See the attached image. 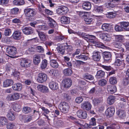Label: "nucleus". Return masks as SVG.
<instances>
[{
	"label": "nucleus",
	"instance_id": "1",
	"mask_svg": "<svg viewBox=\"0 0 129 129\" xmlns=\"http://www.w3.org/2000/svg\"><path fill=\"white\" fill-rule=\"evenodd\" d=\"M36 14L34 9L31 8H27L25 9V15L27 17L26 19H28L29 20H31V17H33Z\"/></svg>",
	"mask_w": 129,
	"mask_h": 129
},
{
	"label": "nucleus",
	"instance_id": "2",
	"mask_svg": "<svg viewBox=\"0 0 129 129\" xmlns=\"http://www.w3.org/2000/svg\"><path fill=\"white\" fill-rule=\"evenodd\" d=\"M58 108L61 112L65 113L68 111L69 106L67 103L63 102L61 103L59 105Z\"/></svg>",
	"mask_w": 129,
	"mask_h": 129
},
{
	"label": "nucleus",
	"instance_id": "3",
	"mask_svg": "<svg viewBox=\"0 0 129 129\" xmlns=\"http://www.w3.org/2000/svg\"><path fill=\"white\" fill-rule=\"evenodd\" d=\"M19 93L15 92L8 94L6 97L7 99L9 101H14L18 100L20 98Z\"/></svg>",
	"mask_w": 129,
	"mask_h": 129
},
{
	"label": "nucleus",
	"instance_id": "4",
	"mask_svg": "<svg viewBox=\"0 0 129 129\" xmlns=\"http://www.w3.org/2000/svg\"><path fill=\"white\" fill-rule=\"evenodd\" d=\"M69 9L68 8L64 6H61L56 10L57 13L60 15L65 14L67 13Z\"/></svg>",
	"mask_w": 129,
	"mask_h": 129
},
{
	"label": "nucleus",
	"instance_id": "5",
	"mask_svg": "<svg viewBox=\"0 0 129 129\" xmlns=\"http://www.w3.org/2000/svg\"><path fill=\"white\" fill-rule=\"evenodd\" d=\"M47 79V75L43 73H39L37 79L38 82L40 83H42L45 82Z\"/></svg>",
	"mask_w": 129,
	"mask_h": 129
},
{
	"label": "nucleus",
	"instance_id": "6",
	"mask_svg": "<svg viewBox=\"0 0 129 129\" xmlns=\"http://www.w3.org/2000/svg\"><path fill=\"white\" fill-rule=\"evenodd\" d=\"M7 52L9 54L11 55H14L17 52L16 48L13 46H9L6 49Z\"/></svg>",
	"mask_w": 129,
	"mask_h": 129
},
{
	"label": "nucleus",
	"instance_id": "7",
	"mask_svg": "<svg viewBox=\"0 0 129 129\" xmlns=\"http://www.w3.org/2000/svg\"><path fill=\"white\" fill-rule=\"evenodd\" d=\"M115 113V109L114 107H111L108 108L105 112V114L108 117L112 116Z\"/></svg>",
	"mask_w": 129,
	"mask_h": 129
},
{
	"label": "nucleus",
	"instance_id": "8",
	"mask_svg": "<svg viewBox=\"0 0 129 129\" xmlns=\"http://www.w3.org/2000/svg\"><path fill=\"white\" fill-rule=\"evenodd\" d=\"M77 114L79 118L81 119H86L87 117V114L86 112L81 110L77 111Z\"/></svg>",
	"mask_w": 129,
	"mask_h": 129
},
{
	"label": "nucleus",
	"instance_id": "9",
	"mask_svg": "<svg viewBox=\"0 0 129 129\" xmlns=\"http://www.w3.org/2000/svg\"><path fill=\"white\" fill-rule=\"evenodd\" d=\"M62 82L64 87L67 88L70 87L72 84V80L69 78H66L64 79Z\"/></svg>",
	"mask_w": 129,
	"mask_h": 129
},
{
	"label": "nucleus",
	"instance_id": "10",
	"mask_svg": "<svg viewBox=\"0 0 129 129\" xmlns=\"http://www.w3.org/2000/svg\"><path fill=\"white\" fill-rule=\"evenodd\" d=\"M91 104L88 102H84L81 104V108L85 110H89L91 109Z\"/></svg>",
	"mask_w": 129,
	"mask_h": 129
},
{
	"label": "nucleus",
	"instance_id": "11",
	"mask_svg": "<svg viewBox=\"0 0 129 129\" xmlns=\"http://www.w3.org/2000/svg\"><path fill=\"white\" fill-rule=\"evenodd\" d=\"M93 59L95 61H99L101 59V53L98 51H94L93 53L92 56Z\"/></svg>",
	"mask_w": 129,
	"mask_h": 129
},
{
	"label": "nucleus",
	"instance_id": "12",
	"mask_svg": "<svg viewBox=\"0 0 129 129\" xmlns=\"http://www.w3.org/2000/svg\"><path fill=\"white\" fill-rule=\"evenodd\" d=\"M127 100V98L126 96L123 95L122 98H120V100L123 102H120L118 104V106L120 108H123L126 104V102Z\"/></svg>",
	"mask_w": 129,
	"mask_h": 129
},
{
	"label": "nucleus",
	"instance_id": "13",
	"mask_svg": "<svg viewBox=\"0 0 129 129\" xmlns=\"http://www.w3.org/2000/svg\"><path fill=\"white\" fill-rule=\"evenodd\" d=\"M14 83L13 81L11 79H8L4 80L3 82V86L5 87L11 86Z\"/></svg>",
	"mask_w": 129,
	"mask_h": 129
},
{
	"label": "nucleus",
	"instance_id": "14",
	"mask_svg": "<svg viewBox=\"0 0 129 129\" xmlns=\"http://www.w3.org/2000/svg\"><path fill=\"white\" fill-rule=\"evenodd\" d=\"M38 89L41 92L44 93H47L49 92L48 88L45 86L42 85H39L37 86Z\"/></svg>",
	"mask_w": 129,
	"mask_h": 129
},
{
	"label": "nucleus",
	"instance_id": "15",
	"mask_svg": "<svg viewBox=\"0 0 129 129\" xmlns=\"http://www.w3.org/2000/svg\"><path fill=\"white\" fill-rule=\"evenodd\" d=\"M12 88L14 90L16 91H20L22 88V85L20 83H17L13 85Z\"/></svg>",
	"mask_w": 129,
	"mask_h": 129
},
{
	"label": "nucleus",
	"instance_id": "16",
	"mask_svg": "<svg viewBox=\"0 0 129 129\" xmlns=\"http://www.w3.org/2000/svg\"><path fill=\"white\" fill-rule=\"evenodd\" d=\"M91 5L90 3L88 1H85L82 5L83 9L86 10H89L91 9Z\"/></svg>",
	"mask_w": 129,
	"mask_h": 129
},
{
	"label": "nucleus",
	"instance_id": "17",
	"mask_svg": "<svg viewBox=\"0 0 129 129\" xmlns=\"http://www.w3.org/2000/svg\"><path fill=\"white\" fill-rule=\"evenodd\" d=\"M49 86L51 89L53 90H57L58 88V84L55 81H52L50 82Z\"/></svg>",
	"mask_w": 129,
	"mask_h": 129
},
{
	"label": "nucleus",
	"instance_id": "18",
	"mask_svg": "<svg viewBox=\"0 0 129 129\" xmlns=\"http://www.w3.org/2000/svg\"><path fill=\"white\" fill-rule=\"evenodd\" d=\"M107 90L108 92L111 93H113L116 91V88L114 85H111L108 86Z\"/></svg>",
	"mask_w": 129,
	"mask_h": 129
},
{
	"label": "nucleus",
	"instance_id": "19",
	"mask_svg": "<svg viewBox=\"0 0 129 129\" xmlns=\"http://www.w3.org/2000/svg\"><path fill=\"white\" fill-rule=\"evenodd\" d=\"M111 26L110 24L107 23L103 24L101 26L102 29L104 31L108 32H111Z\"/></svg>",
	"mask_w": 129,
	"mask_h": 129
},
{
	"label": "nucleus",
	"instance_id": "20",
	"mask_svg": "<svg viewBox=\"0 0 129 129\" xmlns=\"http://www.w3.org/2000/svg\"><path fill=\"white\" fill-rule=\"evenodd\" d=\"M37 31L41 40L43 41L46 40L47 36L42 31H39L38 30Z\"/></svg>",
	"mask_w": 129,
	"mask_h": 129
},
{
	"label": "nucleus",
	"instance_id": "21",
	"mask_svg": "<svg viewBox=\"0 0 129 129\" xmlns=\"http://www.w3.org/2000/svg\"><path fill=\"white\" fill-rule=\"evenodd\" d=\"M7 117L9 120L10 121H13L16 118L15 113L12 112L10 111L8 112L7 115Z\"/></svg>",
	"mask_w": 129,
	"mask_h": 129
},
{
	"label": "nucleus",
	"instance_id": "22",
	"mask_svg": "<svg viewBox=\"0 0 129 129\" xmlns=\"http://www.w3.org/2000/svg\"><path fill=\"white\" fill-rule=\"evenodd\" d=\"M12 105L13 109L15 111L18 112L20 110V106L17 102L13 103Z\"/></svg>",
	"mask_w": 129,
	"mask_h": 129
},
{
	"label": "nucleus",
	"instance_id": "23",
	"mask_svg": "<svg viewBox=\"0 0 129 129\" xmlns=\"http://www.w3.org/2000/svg\"><path fill=\"white\" fill-rule=\"evenodd\" d=\"M61 22L62 24H67L70 23V19L69 17L65 16H62L60 19Z\"/></svg>",
	"mask_w": 129,
	"mask_h": 129
},
{
	"label": "nucleus",
	"instance_id": "24",
	"mask_svg": "<svg viewBox=\"0 0 129 129\" xmlns=\"http://www.w3.org/2000/svg\"><path fill=\"white\" fill-rule=\"evenodd\" d=\"M111 55L110 52H104L103 53V57L104 60L108 61L110 59Z\"/></svg>",
	"mask_w": 129,
	"mask_h": 129
},
{
	"label": "nucleus",
	"instance_id": "25",
	"mask_svg": "<svg viewBox=\"0 0 129 129\" xmlns=\"http://www.w3.org/2000/svg\"><path fill=\"white\" fill-rule=\"evenodd\" d=\"M115 41L116 42L122 43L123 42V37L121 35H114Z\"/></svg>",
	"mask_w": 129,
	"mask_h": 129
},
{
	"label": "nucleus",
	"instance_id": "26",
	"mask_svg": "<svg viewBox=\"0 0 129 129\" xmlns=\"http://www.w3.org/2000/svg\"><path fill=\"white\" fill-rule=\"evenodd\" d=\"M103 40L105 41L109 42L111 39V35L107 33H104L102 34Z\"/></svg>",
	"mask_w": 129,
	"mask_h": 129
},
{
	"label": "nucleus",
	"instance_id": "27",
	"mask_svg": "<svg viewBox=\"0 0 129 129\" xmlns=\"http://www.w3.org/2000/svg\"><path fill=\"white\" fill-rule=\"evenodd\" d=\"M93 103L95 106H97L99 105L103 101L102 98H95L93 100Z\"/></svg>",
	"mask_w": 129,
	"mask_h": 129
},
{
	"label": "nucleus",
	"instance_id": "28",
	"mask_svg": "<svg viewBox=\"0 0 129 129\" xmlns=\"http://www.w3.org/2000/svg\"><path fill=\"white\" fill-rule=\"evenodd\" d=\"M117 114L119 117L122 119L124 118L126 116V113L124 110H118L117 112Z\"/></svg>",
	"mask_w": 129,
	"mask_h": 129
},
{
	"label": "nucleus",
	"instance_id": "29",
	"mask_svg": "<svg viewBox=\"0 0 129 129\" xmlns=\"http://www.w3.org/2000/svg\"><path fill=\"white\" fill-rule=\"evenodd\" d=\"M8 120L7 118L3 116L0 117V125L4 126L8 123Z\"/></svg>",
	"mask_w": 129,
	"mask_h": 129
},
{
	"label": "nucleus",
	"instance_id": "30",
	"mask_svg": "<svg viewBox=\"0 0 129 129\" xmlns=\"http://www.w3.org/2000/svg\"><path fill=\"white\" fill-rule=\"evenodd\" d=\"M120 25L122 28L126 31H129V23L126 22H122L120 23Z\"/></svg>",
	"mask_w": 129,
	"mask_h": 129
},
{
	"label": "nucleus",
	"instance_id": "31",
	"mask_svg": "<svg viewBox=\"0 0 129 129\" xmlns=\"http://www.w3.org/2000/svg\"><path fill=\"white\" fill-rule=\"evenodd\" d=\"M63 124L62 121L59 119L55 118L54 120L53 124L54 126H61Z\"/></svg>",
	"mask_w": 129,
	"mask_h": 129
},
{
	"label": "nucleus",
	"instance_id": "32",
	"mask_svg": "<svg viewBox=\"0 0 129 129\" xmlns=\"http://www.w3.org/2000/svg\"><path fill=\"white\" fill-rule=\"evenodd\" d=\"M88 56L87 55H84V53H82L80 55H76L75 58L77 59H80L85 61L88 59Z\"/></svg>",
	"mask_w": 129,
	"mask_h": 129
},
{
	"label": "nucleus",
	"instance_id": "33",
	"mask_svg": "<svg viewBox=\"0 0 129 129\" xmlns=\"http://www.w3.org/2000/svg\"><path fill=\"white\" fill-rule=\"evenodd\" d=\"M51 66L54 68H57L58 67V64L56 60L54 59H51L50 60Z\"/></svg>",
	"mask_w": 129,
	"mask_h": 129
},
{
	"label": "nucleus",
	"instance_id": "34",
	"mask_svg": "<svg viewBox=\"0 0 129 129\" xmlns=\"http://www.w3.org/2000/svg\"><path fill=\"white\" fill-rule=\"evenodd\" d=\"M41 58L39 56L36 55L34 56L33 58V62L34 64H38L40 62Z\"/></svg>",
	"mask_w": 129,
	"mask_h": 129
},
{
	"label": "nucleus",
	"instance_id": "35",
	"mask_svg": "<svg viewBox=\"0 0 129 129\" xmlns=\"http://www.w3.org/2000/svg\"><path fill=\"white\" fill-rule=\"evenodd\" d=\"M48 65L47 61L46 59L43 60L40 64V68L42 70L45 69Z\"/></svg>",
	"mask_w": 129,
	"mask_h": 129
},
{
	"label": "nucleus",
	"instance_id": "36",
	"mask_svg": "<svg viewBox=\"0 0 129 129\" xmlns=\"http://www.w3.org/2000/svg\"><path fill=\"white\" fill-rule=\"evenodd\" d=\"M115 96H110L108 98L107 100V102L110 105L113 104L115 101Z\"/></svg>",
	"mask_w": 129,
	"mask_h": 129
},
{
	"label": "nucleus",
	"instance_id": "37",
	"mask_svg": "<svg viewBox=\"0 0 129 129\" xmlns=\"http://www.w3.org/2000/svg\"><path fill=\"white\" fill-rule=\"evenodd\" d=\"M21 33L19 31H15L13 33L12 36L15 39H18L21 35Z\"/></svg>",
	"mask_w": 129,
	"mask_h": 129
},
{
	"label": "nucleus",
	"instance_id": "38",
	"mask_svg": "<svg viewBox=\"0 0 129 129\" xmlns=\"http://www.w3.org/2000/svg\"><path fill=\"white\" fill-rule=\"evenodd\" d=\"M116 13L115 12H108L106 14L107 17L110 18H113L116 16Z\"/></svg>",
	"mask_w": 129,
	"mask_h": 129
},
{
	"label": "nucleus",
	"instance_id": "39",
	"mask_svg": "<svg viewBox=\"0 0 129 129\" xmlns=\"http://www.w3.org/2000/svg\"><path fill=\"white\" fill-rule=\"evenodd\" d=\"M24 3L23 0H14L13 2V4L16 6L22 5Z\"/></svg>",
	"mask_w": 129,
	"mask_h": 129
},
{
	"label": "nucleus",
	"instance_id": "40",
	"mask_svg": "<svg viewBox=\"0 0 129 129\" xmlns=\"http://www.w3.org/2000/svg\"><path fill=\"white\" fill-rule=\"evenodd\" d=\"M85 62L82 61L76 60L74 64V66L77 68H79L81 65L84 64Z\"/></svg>",
	"mask_w": 129,
	"mask_h": 129
},
{
	"label": "nucleus",
	"instance_id": "41",
	"mask_svg": "<svg viewBox=\"0 0 129 129\" xmlns=\"http://www.w3.org/2000/svg\"><path fill=\"white\" fill-rule=\"evenodd\" d=\"M104 72L102 70H100L98 71L96 76L97 78H102L105 75Z\"/></svg>",
	"mask_w": 129,
	"mask_h": 129
},
{
	"label": "nucleus",
	"instance_id": "42",
	"mask_svg": "<svg viewBox=\"0 0 129 129\" xmlns=\"http://www.w3.org/2000/svg\"><path fill=\"white\" fill-rule=\"evenodd\" d=\"M57 50L58 53L61 54H63L64 52V47L61 45H60L58 47Z\"/></svg>",
	"mask_w": 129,
	"mask_h": 129
},
{
	"label": "nucleus",
	"instance_id": "43",
	"mask_svg": "<svg viewBox=\"0 0 129 129\" xmlns=\"http://www.w3.org/2000/svg\"><path fill=\"white\" fill-rule=\"evenodd\" d=\"M63 73L65 75L70 76L72 73V71L70 69H67L64 70Z\"/></svg>",
	"mask_w": 129,
	"mask_h": 129
},
{
	"label": "nucleus",
	"instance_id": "44",
	"mask_svg": "<svg viewBox=\"0 0 129 129\" xmlns=\"http://www.w3.org/2000/svg\"><path fill=\"white\" fill-rule=\"evenodd\" d=\"M96 13H101L103 12V9L102 6H98L95 7L94 9Z\"/></svg>",
	"mask_w": 129,
	"mask_h": 129
},
{
	"label": "nucleus",
	"instance_id": "45",
	"mask_svg": "<svg viewBox=\"0 0 129 129\" xmlns=\"http://www.w3.org/2000/svg\"><path fill=\"white\" fill-rule=\"evenodd\" d=\"M122 83L124 86L128 85L129 84V77H127L124 78L122 81Z\"/></svg>",
	"mask_w": 129,
	"mask_h": 129
},
{
	"label": "nucleus",
	"instance_id": "46",
	"mask_svg": "<svg viewBox=\"0 0 129 129\" xmlns=\"http://www.w3.org/2000/svg\"><path fill=\"white\" fill-rule=\"evenodd\" d=\"M93 43L95 44V46L98 47L104 48L105 46L103 45V44L100 42H97L95 41H93Z\"/></svg>",
	"mask_w": 129,
	"mask_h": 129
},
{
	"label": "nucleus",
	"instance_id": "47",
	"mask_svg": "<svg viewBox=\"0 0 129 129\" xmlns=\"http://www.w3.org/2000/svg\"><path fill=\"white\" fill-rule=\"evenodd\" d=\"M49 20L50 21V22L49 23V26L52 28L54 27L56 25L55 21L51 18H49Z\"/></svg>",
	"mask_w": 129,
	"mask_h": 129
},
{
	"label": "nucleus",
	"instance_id": "48",
	"mask_svg": "<svg viewBox=\"0 0 129 129\" xmlns=\"http://www.w3.org/2000/svg\"><path fill=\"white\" fill-rule=\"evenodd\" d=\"M83 77L85 79L89 80H92L93 79V77L90 75L88 74H85L83 76Z\"/></svg>",
	"mask_w": 129,
	"mask_h": 129
},
{
	"label": "nucleus",
	"instance_id": "49",
	"mask_svg": "<svg viewBox=\"0 0 129 129\" xmlns=\"http://www.w3.org/2000/svg\"><path fill=\"white\" fill-rule=\"evenodd\" d=\"M115 55L116 59L122 60L123 58V54L122 53H117L114 52Z\"/></svg>",
	"mask_w": 129,
	"mask_h": 129
},
{
	"label": "nucleus",
	"instance_id": "50",
	"mask_svg": "<svg viewBox=\"0 0 129 129\" xmlns=\"http://www.w3.org/2000/svg\"><path fill=\"white\" fill-rule=\"evenodd\" d=\"M6 125V127L7 129H12L15 126L14 123L13 122H10L7 123Z\"/></svg>",
	"mask_w": 129,
	"mask_h": 129
},
{
	"label": "nucleus",
	"instance_id": "51",
	"mask_svg": "<svg viewBox=\"0 0 129 129\" xmlns=\"http://www.w3.org/2000/svg\"><path fill=\"white\" fill-rule=\"evenodd\" d=\"M31 60L26 59H25V67H29L31 65Z\"/></svg>",
	"mask_w": 129,
	"mask_h": 129
},
{
	"label": "nucleus",
	"instance_id": "52",
	"mask_svg": "<svg viewBox=\"0 0 129 129\" xmlns=\"http://www.w3.org/2000/svg\"><path fill=\"white\" fill-rule=\"evenodd\" d=\"M106 6L107 8L111 9V8L116 7L117 6L116 4H113L110 2L108 3L107 4Z\"/></svg>",
	"mask_w": 129,
	"mask_h": 129
},
{
	"label": "nucleus",
	"instance_id": "53",
	"mask_svg": "<svg viewBox=\"0 0 129 129\" xmlns=\"http://www.w3.org/2000/svg\"><path fill=\"white\" fill-rule=\"evenodd\" d=\"M84 20L86 24H89L91 23L93 19L90 17H86L85 18Z\"/></svg>",
	"mask_w": 129,
	"mask_h": 129
},
{
	"label": "nucleus",
	"instance_id": "54",
	"mask_svg": "<svg viewBox=\"0 0 129 129\" xmlns=\"http://www.w3.org/2000/svg\"><path fill=\"white\" fill-rule=\"evenodd\" d=\"M109 82L112 84H116L117 82V79L115 77H111L109 79Z\"/></svg>",
	"mask_w": 129,
	"mask_h": 129
},
{
	"label": "nucleus",
	"instance_id": "55",
	"mask_svg": "<svg viewBox=\"0 0 129 129\" xmlns=\"http://www.w3.org/2000/svg\"><path fill=\"white\" fill-rule=\"evenodd\" d=\"M32 33L33 31L30 27H25V34L29 35Z\"/></svg>",
	"mask_w": 129,
	"mask_h": 129
},
{
	"label": "nucleus",
	"instance_id": "56",
	"mask_svg": "<svg viewBox=\"0 0 129 129\" xmlns=\"http://www.w3.org/2000/svg\"><path fill=\"white\" fill-rule=\"evenodd\" d=\"M37 27L38 28V29L40 30H46L48 29L47 27L45 25H38Z\"/></svg>",
	"mask_w": 129,
	"mask_h": 129
},
{
	"label": "nucleus",
	"instance_id": "57",
	"mask_svg": "<svg viewBox=\"0 0 129 129\" xmlns=\"http://www.w3.org/2000/svg\"><path fill=\"white\" fill-rule=\"evenodd\" d=\"M89 124L91 126H95L96 124L95 119L94 117L91 118L90 120Z\"/></svg>",
	"mask_w": 129,
	"mask_h": 129
},
{
	"label": "nucleus",
	"instance_id": "58",
	"mask_svg": "<svg viewBox=\"0 0 129 129\" xmlns=\"http://www.w3.org/2000/svg\"><path fill=\"white\" fill-rule=\"evenodd\" d=\"M123 63L121 61V60H119L116 59L114 63V65L115 66H120L121 65H123Z\"/></svg>",
	"mask_w": 129,
	"mask_h": 129
},
{
	"label": "nucleus",
	"instance_id": "59",
	"mask_svg": "<svg viewBox=\"0 0 129 129\" xmlns=\"http://www.w3.org/2000/svg\"><path fill=\"white\" fill-rule=\"evenodd\" d=\"M77 35L80 37L87 38L88 35L87 34L81 31H77Z\"/></svg>",
	"mask_w": 129,
	"mask_h": 129
},
{
	"label": "nucleus",
	"instance_id": "60",
	"mask_svg": "<svg viewBox=\"0 0 129 129\" xmlns=\"http://www.w3.org/2000/svg\"><path fill=\"white\" fill-rule=\"evenodd\" d=\"M107 83V81L104 79H102L99 81L98 84L99 85L103 86L105 85Z\"/></svg>",
	"mask_w": 129,
	"mask_h": 129
},
{
	"label": "nucleus",
	"instance_id": "61",
	"mask_svg": "<svg viewBox=\"0 0 129 129\" xmlns=\"http://www.w3.org/2000/svg\"><path fill=\"white\" fill-rule=\"evenodd\" d=\"M19 9L18 8H15L11 9V13L13 14L16 15L18 13Z\"/></svg>",
	"mask_w": 129,
	"mask_h": 129
},
{
	"label": "nucleus",
	"instance_id": "62",
	"mask_svg": "<svg viewBox=\"0 0 129 129\" xmlns=\"http://www.w3.org/2000/svg\"><path fill=\"white\" fill-rule=\"evenodd\" d=\"M11 34V31L9 28H7L5 30L4 35L6 36H9Z\"/></svg>",
	"mask_w": 129,
	"mask_h": 129
},
{
	"label": "nucleus",
	"instance_id": "63",
	"mask_svg": "<svg viewBox=\"0 0 129 129\" xmlns=\"http://www.w3.org/2000/svg\"><path fill=\"white\" fill-rule=\"evenodd\" d=\"M122 5L124 6V9L125 11L127 13H129V6L127 5L125 3H123Z\"/></svg>",
	"mask_w": 129,
	"mask_h": 129
},
{
	"label": "nucleus",
	"instance_id": "64",
	"mask_svg": "<svg viewBox=\"0 0 129 129\" xmlns=\"http://www.w3.org/2000/svg\"><path fill=\"white\" fill-rule=\"evenodd\" d=\"M36 49L39 52H44V50L43 48L40 46H38L36 47Z\"/></svg>",
	"mask_w": 129,
	"mask_h": 129
}]
</instances>
